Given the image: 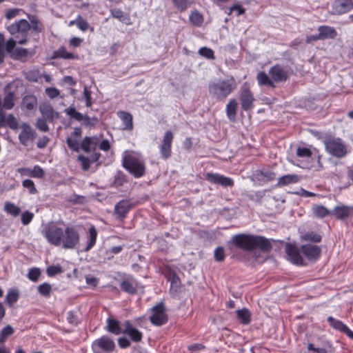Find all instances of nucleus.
Wrapping results in <instances>:
<instances>
[{
  "label": "nucleus",
  "mask_w": 353,
  "mask_h": 353,
  "mask_svg": "<svg viewBox=\"0 0 353 353\" xmlns=\"http://www.w3.org/2000/svg\"><path fill=\"white\" fill-rule=\"evenodd\" d=\"M48 120L45 118L40 117L38 118L36 122V127L42 132H48L49 127L47 124Z\"/></svg>",
  "instance_id": "50"
},
{
  "label": "nucleus",
  "mask_w": 353,
  "mask_h": 353,
  "mask_svg": "<svg viewBox=\"0 0 353 353\" xmlns=\"http://www.w3.org/2000/svg\"><path fill=\"white\" fill-rule=\"evenodd\" d=\"M230 242L238 249L247 252H253L255 259L259 263L265 261V258L260 254L257 255L259 248L261 252H267L272 249V243L267 239L246 234H239L232 236Z\"/></svg>",
  "instance_id": "1"
},
{
  "label": "nucleus",
  "mask_w": 353,
  "mask_h": 353,
  "mask_svg": "<svg viewBox=\"0 0 353 353\" xmlns=\"http://www.w3.org/2000/svg\"><path fill=\"white\" fill-rule=\"evenodd\" d=\"M106 329L108 331H121L122 327L120 322L112 318H108L107 319Z\"/></svg>",
  "instance_id": "43"
},
{
  "label": "nucleus",
  "mask_w": 353,
  "mask_h": 353,
  "mask_svg": "<svg viewBox=\"0 0 353 353\" xmlns=\"http://www.w3.org/2000/svg\"><path fill=\"white\" fill-rule=\"evenodd\" d=\"M114 348V342L107 336H101L94 341L92 344V349L94 353H112Z\"/></svg>",
  "instance_id": "8"
},
{
  "label": "nucleus",
  "mask_w": 353,
  "mask_h": 353,
  "mask_svg": "<svg viewBox=\"0 0 353 353\" xmlns=\"http://www.w3.org/2000/svg\"><path fill=\"white\" fill-rule=\"evenodd\" d=\"M327 321L330 323L332 327L339 331H351L341 321L336 320L331 316L328 317Z\"/></svg>",
  "instance_id": "40"
},
{
  "label": "nucleus",
  "mask_w": 353,
  "mask_h": 353,
  "mask_svg": "<svg viewBox=\"0 0 353 353\" xmlns=\"http://www.w3.org/2000/svg\"><path fill=\"white\" fill-rule=\"evenodd\" d=\"M123 166L136 178L141 177L145 174V166L143 161L134 155L125 156L123 158Z\"/></svg>",
  "instance_id": "3"
},
{
  "label": "nucleus",
  "mask_w": 353,
  "mask_h": 353,
  "mask_svg": "<svg viewBox=\"0 0 353 353\" xmlns=\"http://www.w3.org/2000/svg\"><path fill=\"white\" fill-rule=\"evenodd\" d=\"M34 217V214L29 212V211H25L21 214V223L24 225H28L32 220Z\"/></svg>",
  "instance_id": "53"
},
{
  "label": "nucleus",
  "mask_w": 353,
  "mask_h": 353,
  "mask_svg": "<svg viewBox=\"0 0 353 353\" xmlns=\"http://www.w3.org/2000/svg\"><path fill=\"white\" fill-rule=\"evenodd\" d=\"M300 250L301 249L299 250L297 247L291 243H288L285 247V251L290 260L296 265H301L303 261Z\"/></svg>",
  "instance_id": "21"
},
{
  "label": "nucleus",
  "mask_w": 353,
  "mask_h": 353,
  "mask_svg": "<svg viewBox=\"0 0 353 353\" xmlns=\"http://www.w3.org/2000/svg\"><path fill=\"white\" fill-rule=\"evenodd\" d=\"M30 30V23L26 19H21L8 27V32L12 35L17 34L27 35Z\"/></svg>",
  "instance_id": "14"
},
{
  "label": "nucleus",
  "mask_w": 353,
  "mask_h": 353,
  "mask_svg": "<svg viewBox=\"0 0 353 353\" xmlns=\"http://www.w3.org/2000/svg\"><path fill=\"white\" fill-rule=\"evenodd\" d=\"M150 319L155 325H161L167 322L168 316L163 304L159 303L152 307Z\"/></svg>",
  "instance_id": "9"
},
{
  "label": "nucleus",
  "mask_w": 353,
  "mask_h": 353,
  "mask_svg": "<svg viewBox=\"0 0 353 353\" xmlns=\"http://www.w3.org/2000/svg\"><path fill=\"white\" fill-rule=\"evenodd\" d=\"M3 119V125H0V127H6L8 125L12 130H17L19 128V125L18 121L13 114H10L6 117L4 115Z\"/></svg>",
  "instance_id": "32"
},
{
  "label": "nucleus",
  "mask_w": 353,
  "mask_h": 353,
  "mask_svg": "<svg viewBox=\"0 0 353 353\" xmlns=\"http://www.w3.org/2000/svg\"><path fill=\"white\" fill-rule=\"evenodd\" d=\"M30 20V29H32V30L40 32L42 31V26L40 24L39 21L34 17H32Z\"/></svg>",
  "instance_id": "59"
},
{
  "label": "nucleus",
  "mask_w": 353,
  "mask_h": 353,
  "mask_svg": "<svg viewBox=\"0 0 353 353\" xmlns=\"http://www.w3.org/2000/svg\"><path fill=\"white\" fill-rule=\"evenodd\" d=\"M205 179L211 183L218 184L223 188H232L234 184L232 179L218 173H206Z\"/></svg>",
  "instance_id": "12"
},
{
  "label": "nucleus",
  "mask_w": 353,
  "mask_h": 353,
  "mask_svg": "<svg viewBox=\"0 0 353 353\" xmlns=\"http://www.w3.org/2000/svg\"><path fill=\"white\" fill-rule=\"evenodd\" d=\"M174 139L173 133L168 130L165 132L162 143L160 146V152L162 157L165 159L171 156V145Z\"/></svg>",
  "instance_id": "16"
},
{
  "label": "nucleus",
  "mask_w": 353,
  "mask_h": 353,
  "mask_svg": "<svg viewBox=\"0 0 353 353\" xmlns=\"http://www.w3.org/2000/svg\"><path fill=\"white\" fill-rule=\"evenodd\" d=\"M214 259L216 261H223L225 259V252L222 247H218L214 250Z\"/></svg>",
  "instance_id": "63"
},
{
  "label": "nucleus",
  "mask_w": 353,
  "mask_h": 353,
  "mask_svg": "<svg viewBox=\"0 0 353 353\" xmlns=\"http://www.w3.org/2000/svg\"><path fill=\"white\" fill-rule=\"evenodd\" d=\"M100 143V139L97 137H85L81 143V149L85 152H89L90 150H94Z\"/></svg>",
  "instance_id": "23"
},
{
  "label": "nucleus",
  "mask_w": 353,
  "mask_h": 353,
  "mask_svg": "<svg viewBox=\"0 0 353 353\" xmlns=\"http://www.w3.org/2000/svg\"><path fill=\"white\" fill-rule=\"evenodd\" d=\"M65 112L67 115H68L71 119H74L78 121H81L83 119L84 115L81 113L77 111V110L73 107H69L65 110Z\"/></svg>",
  "instance_id": "44"
},
{
  "label": "nucleus",
  "mask_w": 353,
  "mask_h": 353,
  "mask_svg": "<svg viewBox=\"0 0 353 353\" xmlns=\"http://www.w3.org/2000/svg\"><path fill=\"white\" fill-rule=\"evenodd\" d=\"M6 43L3 33H0V63L3 62L6 56Z\"/></svg>",
  "instance_id": "49"
},
{
  "label": "nucleus",
  "mask_w": 353,
  "mask_h": 353,
  "mask_svg": "<svg viewBox=\"0 0 353 353\" xmlns=\"http://www.w3.org/2000/svg\"><path fill=\"white\" fill-rule=\"evenodd\" d=\"M41 275V271L39 268H33L29 270L28 273V278L32 281L36 282L38 281L39 277Z\"/></svg>",
  "instance_id": "51"
},
{
  "label": "nucleus",
  "mask_w": 353,
  "mask_h": 353,
  "mask_svg": "<svg viewBox=\"0 0 353 353\" xmlns=\"http://www.w3.org/2000/svg\"><path fill=\"white\" fill-rule=\"evenodd\" d=\"M97 237V232L94 225H92L89 228V234H88V243L85 248V251H89L96 243V240Z\"/></svg>",
  "instance_id": "34"
},
{
  "label": "nucleus",
  "mask_w": 353,
  "mask_h": 353,
  "mask_svg": "<svg viewBox=\"0 0 353 353\" xmlns=\"http://www.w3.org/2000/svg\"><path fill=\"white\" fill-rule=\"evenodd\" d=\"M16 41L11 38L6 42V52L15 60L25 61L27 57H32L35 54L34 49H26L23 48H14Z\"/></svg>",
  "instance_id": "5"
},
{
  "label": "nucleus",
  "mask_w": 353,
  "mask_h": 353,
  "mask_svg": "<svg viewBox=\"0 0 353 353\" xmlns=\"http://www.w3.org/2000/svg\"><path fill=\"white\" fill-rule=\"evenodd\" d=\"M80 235L73 226H68L63 231L61 245L65 249H73L79 243Z\"/></svg>",
  "instance_id": "6"
},
{
  "label": "nucleus",
  "mask_w": 353,
  "mask_h": 353,
  "mask_svg": "<svg viewBox=\"0 0 353 353\" xmlns=\"http://www.w3.org/2000/svg\"><path fill=\"white\" fill-rule=\"evenodd\" d=\"M32 177L42 179L45 176L43 170L39 165H34L33 169H32Z\"/></svg>",
  "instance_id": "57"
},
{
  "label": "nucleus",
  "mask_w": 353,
  "mask_h": 353,
  "mask_svg": "<svg viewBox=\"0 0 353 353\" xmlns=\"http://www.w3.org/2000/svg\"><path fill=\"white\" fill-rule=\"evenodd\" d=\"M238 108V103L236 99H230L226 105V114L231 121H234L236 117V110Z\"/></svg>",
  "instance_id": "29"
},
{
  "label": "nucleus",
  "mask_w": 353,
  "mask_h": 353,
  "mask_svg": "<svg viewBox=\"0 0 353 353\" xmlns=\"http://www.w3.org/2000/svg\"><path fill=\"white\" fill-rule=\"evenodd\" d=\"M22 185L23 188H27L28 192L31 194H35L37 192V190L35 188L34 183L31 179H25L22 181Z\"/></svg>",
  "instance_id": "48"
},
{
  "label": "nucleus",
  "mask_w": 353,
  "mask_h": 353,
  "mask_svg": "<svg viewBox=\"0 0 353 353\" xmlns=\"http://www.w3.org/2000/svg\"><path fill=\"white\" fill-rule=\"evenodd\" d=\"M26 78L30 81L37 82L39 78V72L38 70H30L26 72Z\"/></svg>",
  "instance_id": "55"
},
{
  "label": "nucleus",
  "mask_w": 353,
  "mask_h": 353,
  "mask_svg": "<svg viewBox=\"0 0 353 353\" xmlns=\"http://www.w3.org/2000/svg\"><path fill=\"white\" fill-rule=\"evenodd\" d=\"M39 111L42 114V117L45 118L50 122L53 121L54 116H56V117H59V114L54 112L52 105L48 102H44L40 104Z\"/></svg>",
  "instance_id": "24"
},
{
  "label": "nucleus",
  "mask_w": 353,
  "mask_h": 353,
  "mask_svg": "<svg viewBox=\"0 0 353 353\" xmlns=\"http://www.w3.org/2000/svg\"><path fill=\"white\" fill-rule=\"evenodd\" d=\"M236 313V318L241 323L247 325L250 323L251 313L249 310H248L246 308L237 310Z\"/></svg>",
  "instance_id": "31"
},
{
  "label": "nucleus",
  "mask_w": 353,
  "mask_h": 353,
  "mask_svg": "<svg viewBox=\"0 0 353 353\" xmlns=\"http://www.w3.org/2000/svg\"><path fill=\"white\" fill-rule=\"evenodd\" d=\"M15 96L12 92H9L2 101L3 108L5 110H11L14 105Z\"/></svg>",
  "instance_id": "38"
},
{
  "label": "nucleus",
  "mask_w": 353,
  "mask_h": 353,
  "mask_svg": "<svg viewBox=\"0 0 353 353\" xmlns=\"http://www.w3.org/2000/svg\"><path fill=\"white\" fill-rule=\"evenodd\" d=\"M312 154V151L307 148H298L296 150V155L299 157L307 158L310 157Z\"/></svg>",
  "instance_id": "54"
},
{
  "label": "nucleus",
  "mask_w": 353,
  "mask_h": 353,
  "mask_svg": "<svg viewBox=\"0 0 353 353\" xmlns=\"http://www.w3.org/2000/svg\"><path fill=\"white\" fill-rule=\"evenodd\" d=\"M235 79L231 77L225 79L210 82L208 91L210 95L217 101H224L236 88Z\"/></svg>",
  "instance_id": "2"
},
{
  "label": "nucleus",
  "mask_w": 353,
  "mask_h": 353,
  "mask_svg": "<svg viewBox=\"0 0 353 353\" xmlns=\"http://www.w3.org/2000/svg\"><path fill=\"white\" fill-rule=\"evenodd\" d=\"M118 343L121 348H126L130 345V339L127 334L118 339Z\"/></svg>",
  "instance_id": "61"
},
{
  "label": "nucleus",
  "mask_w": 353,
  "mask_h": 353,
  "mask_svg": "<svg viewBox=\"0 0 353 353\" xmlns=\"http://www.w3.org/2000/svg\"><path fill=\"white\" fill-rule=\"evenodd\" d=\"M269 74L272 81L275 82L285 81L288 77L287 71L279 65L272 66L269 70Z\"/></svg>",
  "instance_id": "20"
},
{
  "label": "nucleus",
  "mask_w": 353,
  "mask_h": 353,
  "mask_svg": "<svg viewBox=\"0 0 353 353\" xmlns=\"http://www.w3.org/2000/svg\"><path fill=\"white\" fill-rule=\"evenodd\" d=\"M326 151L336 158H343L347 154L345 144L339 138H329L324 141Z\"/></svg>",
  "instance_id": "4"
},
{
  "label": "nucleus",
  "mask_w": 353,
  "mask_h": 353,
  "mask_svg": "<svg viewBox=\"0 0 353 353\" xmlns=\"http://www.w3.org/2000/svg\"><path fill=\"white\" fill-rule=\"evenodd\" d=\"M63 231L62 228L51 225L46 227L42 233L48 243L54 246H60L63 240Z\"/></svg>",
  "instance_id": "7"
},
{
  "label": "nucleus",
  "mask_w": 353,
  "mask_h": 353,
  "mask_svg": "<svg viewBox=\"0 0 353 353\" xmlns=\"http://www.w3.org/2000/svg\"><path fill=\"white\" fill-rule=\"evenodd\" d=\"M77 159L81 163V168L84 171L89 170L91 163V161L89 158L83 155H79Z\"/></svg>",
  "instance_id": "52"
},
{
  "label": "nucleus",
  "mask_w": 353,
  "mask_h": 353,
  "mask_svg": "<svg viewBox=\"0 0 353 353\" xmlns=\"http://www.w3.org/2000/svg\"><path fill=\"white\" fill-rule=\"evenodd\" d=\"M301 177L297 174H286L278 179L276 185L279 187L296 183L299 181Z\"/></svg>",
  "instance_id": "28"
},
{
  "label": "nucleus",
  "mask_w": 353,
  "mask_h": 353,
  "mask_svg": "<svg viewBox=\"0 0 353 353\" xmlns=\"http://www.w3.org/2000/svg\"><path fill=\"white\" fill-rule=\"evenodd\" d=\"M132 208V204L129 200H121L118 202L114 206V215L117 219H123L128 212Z\"/></svg>",
  "instance_id": "19"
},
{
  "label": "nucleus",
  "mask_w": 353,
  "mask_h": 353,
  "mask_svg": "<svg viewBox=\"0 0 353 353\" xmlns=\"http://www.w3.org/2000/svg\"><path fill=\"white\" fill-rule=\"evenodd\" d=\"M312 212L315 216L318 218H324L327 215H331L332 211L327 209L322 205H316L312 208Z\"/></svg>",
  "instance_id": "35"
},
{
  "label": "nucleus",
  "mask_w": 353,
  "mask_h": 353,
  "mask_svg": "<svg viewBox=\"0 0 353 353\" xmlns=\"http://www.w3.org/2000/svg\"><path fill=\"white\" fill-rule=\"evenodd\" d=\"M120 287L123 292L130 294H134L137 292L138 282L134 278L128 276L121 281Z\"/></svg>",
  "instance_id": "22"
},
{
  "label": "nucleus",
  "mask_w": 353,
  "mask_h": 353,
  "mask_svg": "<svg viewBox=\"0 0 353 353\" xmlns=\"http://www.w3.org/2000/svg\"><path fill=\"white\" fill-rule=\"evenodd\" d=\"M301 251L308 260L316 261L321 256V249L316 245L305 244L301 245Z\"/></svg>",
  "instance_id": "17"
},
{
  "label": "nucleus",
  "mask_w": 353,
  "mask_h": 353,
  "mask_svg": "<svg viewBox=\"0 0 353 353\" xmlns=\"http://www.w3.org/2000/svg\"><path fill=\"white\" fill-rule=\"evenodd\" d=\"M170 281H171V290L174 289L175 291H177L180 287L181 281H180V279L175 273H173L172 274L171 278H170Z\"/></svg>",
  "instance_id": "58"
},
{
  "label": "nucleus",
  "mask_w": 353,
  "mask_h": 353,
  "mask_svg": "<svg viewBox=\"0 0 353 353\" xmlns=\"http://www.w3.org/2000/svg\"><path fill=\"white\" fill-rule=\"evenodd\" d=\"M37 105V99L33 95H27L22 100V106L28 110H32Z\"/></svg>",
  "instance_id": "33"
},
{
  "label": "nucleus",
  "mask_w": 353,
  "mask_h": 353,
  "mask_svg": "<svg viewBox=\"0 0 353 353\" xmlns=\"http://www.w3.org/2000/svg\"><path fill=\"white\" fill-rule=\"evenodd\" d=\"M199 54L208 59L214 60L215 59L214 51L207 47L201 48Z\"/></svg>",
  "instance_id": "47"
},
{
  "label": "nucleus",
  "mask_w": 353,
  "mask_h": 353,
  "mask_svg": "<svg viewBox=\"0 0 353 353\" xmlns=\"http://www.w3.org/2000/svg\"><path fill=\"white\" fill-rule=\"evenodd\" d=\"M19 297V294L17 290L12 289L10 290L6 296L5 301L9 306L12 305L17 301Z\"/></svg>",
  "instance_id": "39"
},
{
  "label": "nucleus",
  "mask_w": 353,
  "mask_h": 353,
  "mask_svg": "<svg viewBox=\"0 0 353 353\" xmlns=\"http://www.w3.org/2000/svg\"><path fill=\"white\" fill-rule=\"evenodd\" d=\"M38 292L41 295L49 297L52 292V285L48 283H43L38 286Z\"/></svg>",
  "instance_id": "45"
},
{
  "label": "nucleus",
  "mask_w": 353,
  "mask_h": 353,
  "mask_svg": "<svg viewBox=\"0 0 353 353\" xmlns=\"http://www.w3.org/2000/svg\"><path fill=\"white\" fill-rule=\"evenodd\" d=\"M82 121L85 126H94L99 122V120L97 117L90 118L87 115H84L83 119Z\"/></svg>",
  "instance_id": "62"
},
{
  "label": "nucleus",
  "mask_w": 353,
  "mask_h": 353,
  "mask_svg": "<svg viewBox=\"0 0 353 353\" xmlns=\"http://www.w3.org/2000/svg\"><path fill=\"white\" fill-rule=\"evenodd\" d=\"M321 40L326 39H334L337 35L336 30L330 26H321L318 28Z\"/></svg>",
  "instance_id": "27"
},
{
  "label": "nucleus",
  "mask_w": 353,
  "mask_h": 353,
  "mask_svg": "<svg viewBox=\"0 0 353 353\" xmlns=\"http://www.w3.org/2000/svg\"><path fill=\"white\" fill-rule=\"evenodd\" d=\"M61 272L62 268L59 265H51L47 268V274L50 276H54Z\"/></svg>",
  "instance_id": "60"
},
{
  "label": "nucleus",
  "mask_w": 353,
  "mask_h": 353,
  "mask_svg": "<svg viewBox=\"0 0 353 353\" xmlns=\"http://www.w3.org/2000/svg\"><path fill=\"white\" fill-rule=\"evenodd\" d=\"M239 99L241 108L243 110L248 111L253 108V103L255 99L253 94L246 84H244L241 88Z\"/></svg>",
  "instance_id": "10"
},
{
  "label": "nucleus",
  "mask_w": 353,
  "mask_h": 353,
  "mask_svg": "<svg viewBox=\"0 0 353 353\" xmlns=\"http://www.w3.org/2000/svg\"><path fill=\"white\" fill-rule=\"evenodd\" d=\"M302 240L313 243H319L321 241L322 237L320 234L314 232H309L304 234L301 236Z\"/></svg>",
  "instance_id": "42"
},
{
  "label": "nucleus",
  "mask_w": 353,
  "mask_h": 353,
  "mask_svg": "<svg viewBox=\"0 0 353 353\" xmlns=\"http://www.w3.org/2000/svg\"><path fill=\"white\" fill-rule=\"evenodd\" d=\"M331 215L339 220H345L353 217V206L341 205L332 210Z\"/></svg>",
  "instance_id": "15"
},
{
  "label": "nucleus",
  "mask_w": 353,
  "mask_h": 353,
  "mask_svg": "<svg viewBox=\"0 0 353 353\" xmlns=\"http://www.w3.org/2000/svg\"><path fill=\"white\" fill-rule=\"evenodd\" d=\"M353 9V0H336L332 4V13L343 14Z\"/></svg>",
  "instance_id": "18"
},
{
  "label": "nucleus",
  "mask_w": 353,
  "mask_h": 353,
  "mask_svg": "<svg viewBox=\"0 0 353 353\" xmlns=\"http://www.w3.org/2000/svg\"><path fill=\"white\" fill-rule=\"evenodd\" d=\"M77 27L82 31H86L90 28L89 23L80 15L77 17Z\"/></svg>",
  "instance_id": "64"
},
{
  "label": "nucleus",
  "mask_w": 353,
  "mask_h": 353,
  "mask_svg": "<svg viewBox=\"0 0 353 353\" xmlns=\"http://www.w3.org/2000/svg\"><path fill=\"white\" fill-rule=\"evenodd\" d=\"M117 115L122 121L123 130H132L133 129V117L130 113L125 111H119Z\"/></svg>",
  "instance_id": "26"
},
{
  "label": "nucleus",
  "mask_w": 353,
  "mask_h": 353,
  "mask_svg": "<svg viewBox=\"0 0 353 353\" xmlns=\"http://www.w3.org/2000/svg\"><path fill=\"white\" fill-rule=\"evenodd\" d=\"M190 21L194 26H199L203 23V16L197 11L192 12L190 15Z\"/></svg>",
  "instance_id": "46"
},
{
  "label": "nucleus",
  "mask_w": 353,
  "mask_h": 353,
  "mask_svg": "<svg viewBox=\"0 0 353 353\" xmlns=\"http://www.w3.org/2000/svg\"><path fill=\"white\" fill-rule=\"evenodd\" d=\"M112 17L118 19L121 22L124 23L127 25L130 24V18L128 14H124V12L119 8H112L110 10Z\"/></svg>",
  "instance_id": "30"
},
{
  "label": "nucleus",
  "mask_w": 353,
  "mask_h": 353,
  "mask_svg": "<svg viewBox=\"0 0 353 353\" xmlns=\"http://www.w3.org/2000/svg\"><path fill=\"white\" fill-rule=\"evenodd\" d=\"M4 210L13 216H17L21 213V209L10 202H6L4 205Z\"/></svg>",
  "instance_id": "41"
},
{
  "label": "nucleus",
  "mask_w": 353,
  "mask_h": 353,
  "mask_svg": "<svg viewBox=\"0 0 353 353\" xmlns=\"http://www.w3.org/2000/svg\"><path fill=\"white\" fill-rule=\"evenodd\" d=\"M53 58H62L64 59H73L76 56L71 52L66 50L65 48L61 47L57 50L54 52Z\"/></svg>",
  "instance_id": "37"
},
{
  "label": "nucleus",
  "mask_w": 353,
  "mask_h": 353,
  "mask_svg": "<svg viewBox=\"0 0 353 353\" xmlns=\"http://www.w3.org/2000/svg\"><path fill=\"white\" fill-rule=\"evenodd\" d=\"M333 347L331 343L325 341H316L307 344V351L305 353H331Z\"/></svg>",
  "instance_id": "11"
},
{
  "label": "nucleus",
  "mask_w": 353,
  "mask_h": 353,
  "mask_svg": "<svg viewBox=\"0 0 353 353\" xmlns=\"http://www.w3.org/2000/svg\"><path fill=\"white\" fill-rule=\"evenodd\" d=\"M254 176L259 181L268 182L274 180L276 174L268 170H258L254 173Z\"/></svg>",
  "instance_id": "25"
},
{
  "label": "nucleus",
  "mask_w": 353,
  "mask_h": 353,
  "mask_svg": "<svg viewBox=\"0 0 353 353\" xmlns=\"http://www.w3.org/2000/svg\"><path fill=\"white\" fill-rule=\"evenodd\" d=\"M257 80L259 82V84L261 85H268L272 88H274L275 85L274 82L272 81L271 77L270 78L268 75L264 72H260L257 74Z\"/></svg>",
  "instance_id": "36"
},
{
  "label": "nucleus",
  "mask_w": 353,
  "mask_h": 353,
  "mask_svg": "<svg viewBox=\"0 0 353 353\" xmlns=\"http://www.w3.org/2000/svg\"><path fill=\"white\" fill-rule=\"evenodd\" d=\"M20 128L21 131L19 134V142L25 146L28 145L29 141H32L35 139L37 133L34 129L27 123H23Z\"/></svg>",
  "instance_id": "13"
},
{
  "label": "nucleus",
  "mask_w": 353,
  "mask_h": 353,
  "mask_svg": "<svg viewBox=\"0 0 353 353\" xmlns=\"http://www.w3.org/2000/svg\"><path fill=\"white\" fill-rule=\"evenodd\" d=\"M125 181V174L121 171H118L114 176V184L116 186H121Z\"/></svg>",
  "instance_id": "56"
}]
</instances>
